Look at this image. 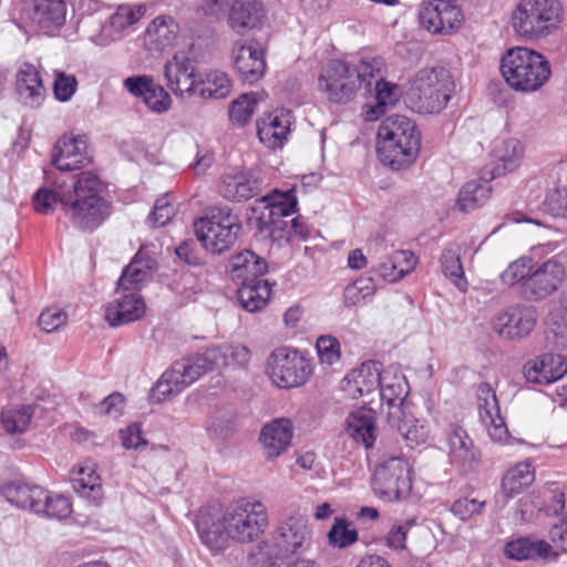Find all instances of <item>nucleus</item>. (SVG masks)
Returning a JSON list of instances; mask_svg holds the SVG:
<instances>
[{"mask_svg":"<svg viewBox=\"0 0 567 567\" xmlns=\"http://www.w3.org/2000/svg\"><path fill=\"white\" fill-rule=\"evenodd\" d=\"M268 527V512L262 502L241 497L228 504L220 514L200 512L196 528L200 542L212 553L224 550L229 540L240 544L258 539Z\"/></svg>","mask_w":567,"mask_h":567,"instance_id":"nucleus-1","label":"nucleus"},{"mask_svg":"<svg viewBox=\"0 0 567 567\" xmlns=\"http://www.w3.org/2000/svg\"><path fill=\"white\" fill-rule=\"evenodd\" d=\"M380 58L365 56L357 63L342 60L329 61L320 71L318 90L324 97L334 104H346L364 87L370 91L372 79L380 75L383 69Z\"/></svg>","mask_w":567,"mask_h":567,"instance_id":"nucleus-2","label":"nucleus"},{"mask_svg":"<svg viewBox=\"0 0 567 567\" xmlns=\"http://www.w3.org/2000/svg\"><path fill=\"white\" fill-rule=\"evenodd\" d=\"M155 268L156 261L140 250L123 269L117 281L116 297L105 310V319L112 327L136 321L144 315L145 302L140 290Z\"/></svg>","mask_w":567,"mask_h":567,"instance_id":"nucleus-3","label":"nucleus"},{"mask_svg":"<svg viewBox=\"0 0 567 567\" xmlns=\"http://www.w3.org/2000/svg\"><path fill=\"white\" fill-rule=\"evenodd\" d=\"M102 183L92 172L81 173L68 193L60 195V204L72 224L93 231L111 215V204L102 196Z\"/></svg>","mask_w":567,"mask_h":567,"instance_id":"nucleus-4","label":"nucleus"},{"mask_svg":"<svg viewBox=\"0 0 567 567\" xmlns=\"http://www.w3.org/2000/svg\"><path fill=\"white\" fill-rule=\"evenodd\" d=\"M566 275L563 262L553 257L535 265L532 257L522 256L502 272L504 285L517 287L528 299H544L558 289Z\"/></svg>","mask_w":567,"mask_h":567,"instance_id":"nucleus-5","label":"nucleus"},{"mask_svg":"<svg viewBox=\"0 0 567 567\" xmlns=\"http://www.w3.org/2000/svg\"><path fill=\"white\" fill-rule=\"evenodd\" d=\"M421 134L414 121L394 114L382 121L378 130L379 159L392 169L410 166L417 157Z\"/></svg>","mask_w":567,"mask_h":567,"instance_id":"nucleus-6","label":"nucleus"},{"mask_svg":"<svg viewBox=\"0 0 567 567\" xmlns=\"http://www.w3.org/2000/svg\"><path fill=\"white\" fill-rule=\"evenodd\" d=\"M499 71L513 91L527 94L539 91L551 75L549 61L542 53L525 47L506 50Z\"/></svg>","mask_w":567,"mask_h":567,"instance_id":"nucleus-7","label":"nucleus"},{"mask_svg":"<svg viewBox=\"0 0 567 567\" xmlns=\"http://www.w3.org/2000/svg\"><path fill=\"white\" fill-rule=\"evenodd\" d=\"M455 91L452 73L443 66L423 68L410 82L406 95L409 107L420 114H439Z\"/></svg>","mask_w":567,"mask_h":567,"instance_id":"nucleus-8","label":"nucleus"},{"mask_svg":"<svg viewBox=\"0 0 567 567\" xmlns=\"http://www.w3.org/2000/svg\"><path fill=\"white\" fill-rule=\"evenodd\" d=\"M563 8L558 0H522L512 16L514 30L529 40L543 39L561 22Z\"/></svg>","mask_w":567,"mask_h":567,"instance_id":"nucleus-9","label":"nucleus"},{"mask_svg":"<svg viewBox=\"0 0 567 567\" xmlns=\"http://www.w3.org/2000/svg\"><path fill=\"white\" fill-rule=\"evenodd\" d=\"M198 241L210 254L227 251L237 240L241 225L229 207H218L194 224Z\"/></svg>","mask_w":567,"mask_h":567,"instance_id":"nucleus-10","label":"nucleus"},{"mask_svg":"<svg viewBox=\"0 0 567 567\" xmlns=\"http://www.w3.org/2000/svg\"><path fill=\"white\" fill-rule=\"evenodd\" d=\"M265 371L274 385L292 389L303 385L311 375V364L303 353L291 347L274 349L265 365Z\"/></svg>","mask_w":567,"mask_h":567,"instance_id":"nucleus-11","label":"nucleus"},{"mask_svg":"<svg viewBox=\"0 0 567 567\" xmlns=\"http://www.w3.org/2000/svg\"><path fill=\"white\" fill-rule=\"evenodd\" d=\"M372 488L375 496L384 502L406 498L412 489L411 465L403 456H391L374 470Z\"/></svg>","mask_w":567,"mask_h":567,"instance_id":"nucleus-12","label":"nucleus"},{"mask_svg":"<svg viewBox=\"0 0 567 567\" xmlns=\"http://www.w3.org/2000/svg\"><path fill=\"white\" fill-rule=\"evenodd\" d=\"M145 13L143 6L122 4L110 16L101 13L90 20L89 39L96 45L106 47L125 37Z\"/></svg>","mask_w":567,"mask_h":567,"instance_id":"nucleus-13","label":"nucleus"},{"mask_svg":"<svg viewBox=\"0 0 567 567\" xmlns=\"http://www.w3.org/2000/svg\"><path fill=\"white\" fill-rule=\"evenodd\" d=\"M272 543L280 556L306 554L313 545L312 524L306 515H289L275 528Z\"/></svg>","mask_w":567,"mask_h":567,"instance_id":"nucleus-14","label":"nucleus"},{"mask_svg":"<svg viewBox=\"0 0 567 567\" xmlns=\"http://www.w3.org/2000/svg\"><path fill=\"white\" fill-rule=\"evenodd\" d=\"M420 24L432 34H449L464 20L462 9L453 0H422L417 10Z\"/></svg>","mask_w":567,"mask_h":567,"instance_id":"nucleus-15","label":"nucleus"},{"mask_svg":"<svg viewBox=\"0 0 567 567\" xmlns=\"http://www.w3.org/2000/svg\"><path fill=\"white\" fill-rule=\"evenodd\" d=\"M163 74L167 89L175 96L185 99L196 94L199 74L188 53L176 52L165 62Z\"/></svg>","mask_w":567,"mask_h":567,"instance_id":"nucleus-16","label":"nucleus"},{"mask_svg":"<svg viewBox=\"0 0 567 567\" xmlns=\"http://www.w3.org/2000/svg\"><path fill=\"white\" fill-rule=\"evenodd\" d=\"M92 161L87 136L69 132L63 134L52 150V164L61 172L81 169Z\"/></svg>","mask_w":567,"mask_h":567,"instance_id":"nucleus-17","label":"nucleus"},{"mask_svg":"<svg viewBox=\"0 0 567 567\" xmlns=\"http://www.w3.org/2000/svg\"><path fill=\"white\" fill-rule=\"evenodd\" d=\"M537 317L534 307L511 306L495 313L492 327L502 338L517 340L527 337L533 331Z\"/></svg>","mask_w":567,"mask_h":567,"instance_id":"nucleus-18","label":"nucleus"},{"mask_svg":"<svg viewBox=\"0 0 567 567\" xmlns=\"http://www.w3.org/2000/svg\"><path fill=\"white\" fill-rule=\"evenodd\" d=\"M478 414L491 440L501 445H507L512 436L501 414L495 391L488 383H482L477 389Z\"/></svg>","mask_w":567,"mask_h":567,"instance_id":"nucleus-19","label":"nucleus"},{"mask_svg":"<svg viewBox=\"0 0 567 567\" xmlns=\"http://www.w3.org/2000/svg\"><path fill=\"white\" fill-rule=\"evenodd\" d=\"M28 19L48 35H55L66 21L65 0H24Z\"/></svg>","mask_w":567,"mask_h":567,"instance_id":"nucleus-20","label":"nucleus"},{"mask_svg":"<svg viewBox=\"0 0 567 567\" xmlns=\"http://www.w3.org/2000/svg\"><path fill=\"white\" fill-rule=\"evenodd\" d=\"M233 53L235 70L244 82L254 84L264 76L265 53L257 41L236 42Z\"/></svg>","mask_w":567,"mask_h":567,"instance_id":"nucleus-21","label":"nucleus"},{"mask_svg":"<svg viewBox=\"0 0 567 567\" xmlns=\"http://www.w3.org/2000/svg\"><path fill=\"white\" fill-rule=\"evenodd\" d=\"M525 155V145L515 137H498L491 151L492 169L485 172L489 179L504 176L519 167Z\"/></svg>","mask_w":567,"mask_h":567,"instance_id":"nucleus-22","label":"nucleus"},{"mask_svg":"<svg viewBox=\"0 0 567 567\" xmlns=\"http://www.w3.org/2000/svg\"><path fill=\"white\" fill-rule=\"evenodd\" d=\"M292 113L286 109H276L264 114L257 122V135L260 143L271 150L281 148L291 132Z\"/></svg>","mask_w":567,"mask_h":567,"instance_id":"nucleus-23","label":"nucleus"},{"mask_svg":"<svg viewBox=\"0 0 567 567\" xmlns=\"http://www.w3.org/2000/svg\"><path fill=\"white\" fill-rule=\"evenodd\" d=\"M124 87L132 95L142 97L153 113L164 114L172 107L173 100L169 93L150 75L128 76L124 80Z\"/></svg>","mask_w":567,"mask_h":567,"instance_id":"nucleus-24","label":"nucleus"},{"mask_svg":"<svg viewBox=\"0 0 567 567\" xmlns=\"http://www.w3.org/2000/svg\"><path fill=\"white\" fill-rule=\"evenodd\" d=\"M381 378V365L369 361L352 369L341 381L340 389L346 398L357 400L370 395L378 390Z\"/></svg>","mask_w":567,"mask_h":567,"instance_id":"nucleus-25","label":"nucleus"},{"mask_svg":"<svg viewBox=\"0 0 567 567\" xmlns=\"http://www.w3.org/2000/svg\"><path fill=\"white\" fill-rule=\"evenodd\" d=\"M293 424L287 417L274 419L262 425L259 443L266 458L274 460L284 454L291 445Z\"/></svg>","mask_w":567,"mask_h":567,"instance_id":"nucleus-26","label":"nucleus"},{"mask_svg":"<svg viewBox=\"0 0 567 567\" xmlns=\"http://www.w3.org/2000/svg\"><path fill=\"white\" fill-rule=\"evenodd\" d=\"M344 433L357 444L371 449L378 437L375 411L361 406L349 412L344 420Z\"/></svg>","mask_w":567,"mask_h":567,"instance_id":"nucleus-27","label":"nucleus"},{"mask_svg":"<svg viewBox=\"0 0 567 567\" xmlns=\"http://www.w3.org/2000/svg\"><path fill=\"white\" fill-rule=\"evenodd\" d=\"M16 92L25 106L37 109L43 104L47 89L37 66L28 62L20 65L16 74Z\"/></svg>","mask_w":567,"mask_h":567,"instance_id":"nucleus-28","label":"nucleus"},{"mask_svg":"<svg viewBox=\"0 0 567 567\" xmlns=\"http://www.w3.org/2000/svg\"><path fill=\"white\" fill-rule=\"evenodd\" d=\"M567 373V359L556 353H544L524 365V375L530 383L548 384Z\"/></svg>","mask_w":567,"mask_h":567,"instance_id":"nucleus-29","label":"nucleus"},{"mask_svg":"<svg viewBox=\"0 0 567 567\" xmlns=\"http://www.w3.org/2000/svg\"><path fill=\"white\" fill-rule=\"evenodd\" d=\"M390 426L398 430L409 447L426 444L430 440V423L424 419H415L405 413L403 409L388 412Z\"/></svg>","mask_w":567,"mask_h":567,"instance_id":"nucleus-30","label":"nucleus"},{"mask_svg":"<svg viewBox=\"0 0 567 567\" xmlns=\"http://www.w3.org/2000/svg\"><path fill=\"white\" fill-rule=\"evenodd\" d=\"M266 10L260 0H235L228 13V25L237 33L243 34L248 30L258 28Z\"/></svg>","mask_w":567,"mask_h":567,"instance_id":"nucleus-31","label":"nucleus"},{"mask_svg":"<svg viewBox=\"0 0 567 567\" xmlns=\"http://www.w3.org/2000/svg\"><path fill=\"white\" fill-rule=\"evenodd\" d=\"M261 190V182L249 172L237 171L225 174L220 184L221 195L231 202L252 198Z\"/></svg>","mask_w":567,"mask_h":567,"instance_id":"nucleus-32","label":"nucleus"},{"mask_svg":"<svg viewBox=\"0 0 567 567\" xmlns=\"http://www.w3.org/2000/svg\"><path fill=\"white\" fill-rule=\"evenodd\" d=\"M378 395L382 403L388 404L390 411L403 409V401L409 392L405 377L396 368L381 369Z\"/></svg>","mask_w":567,"mask_h":567,"instance_id":"nucleus-33","label":"nucleus"},{"mask_svg":"<svg viewBox=\"0 0 567 567\" xmlns=\"http://www.w3.org/2000/svg\"><path fill=\"white\" fill-rule=\"evenodd\" d=\"M450 462L464 470L473 468L478 463V452L472 439L462 427H453L446 439Z\"/></svg>","mask_w":567,"mask_h":567,"instance_id":"nucleus-34","label":"nucleus"},{"mask_svg":"<svg viewBox=\"0 0 567 567\" xmlns=\"http://www.w3.org/2000/svg\"><path fill=\"white\" fill-rule=\"evenodd\" d=\"M73 489L80 497L97 505L103 497V487L96 466L92 461H85L74 468L72 474Z\"/></svg>","mask_w":567,"mask_h":567,"instance_id":"nucleus-35","label":"nucleus"},{"mask_svg":"<svg viewBox=\"0 0 567 567\" xmlns=\"http://www.w3.org/2000/svg\"><path fill=\"white\" fill-rule=\"evenodd\" d=\"M172 369L182 385L187 388L202 375L216 369L210 348L199 351L188 358L175 362Z\"/></svg>","mask_w":567,"mask_h":567,"instance_id":"nucleus-36","label":"nucleus"},{"mask_svg":"<svg viewBox=\"0 0 567 567\" xmlns=\"http://www.w3.org/2000/svg\"><path fill=\"white\" fill-rule=\"evenodd\" d=\"M266 260L251 250L238 252L230 259L229 274L234 281L240 285L249 281H261L260 278L267 272Z\"/></svg>","mask_w":567,"mask_h":567,"instance_id":"nucleus-37","label":"nucleus"},{"mask_svg":"<svg viewBox=\"0 0 567 567\" xmlns=\"http://www.w3.org/2000/svg\"><path fill=\"white\" fill-rule=\"evenodd\" d=\"M2 495L12 505L35 513L43 508L40 501L45 496V488L30 485L23 481L8 482L2 486Z\"/></svg>","mask_w":567,"mask_h":567,"instance_id":"nucleus-38","label":"nucleus"},{"mask_svg":"<svg viewBox=\"0 0 567 567\" xmlns=\"http://www.w3.org/2000/svg\"><path fill=\"white\" fill-rule=\"evenodd\" d=\"M535 477V467L530 460L511 466L504 473L501 483V492L505 502L527 489L534 483Z\"/></svg>","mask_w":567,"mask_h":567,"instance_id":"nucleus-39","label":"nucleus"},{"mask_svg":"<svg viewBox=\"0 0 567 567\" xmlns=\"http://www.w3.org/2000/svg\"><path fill=\"white\" fill-rule=\"evenodd\" d=\"M506 557L522 561L527 559L549 558L555 554L553 546L538 537H519L507 542L504 547Z\"/></svg>","mask_w":567,"mask_h":567,"instance_id":"nucleus-40","label":"nucleus"},{"mask_svg":"<svg viewBox=\"0 0 567 567\" xmlns=\"http://www.w3.org/2000/svg\"><path fill=\"white\" fill-rule=\"evenodd\" d=\"M179 25L171 16L154 18L145 30V42L151 50L163 51L172 47L178 35Z\"/></svg>","mask_w":567,"mask_h":567,"instance_id":"nucleus-41","label":"nucleus"},{"mask_svg":"<svg viewBox=\"0 0 567 567\" xmlns=\"http://www.w3.org/2000/svg\"><path fill=\"white\" fill-rule=\"evenodd\" d=\"M416 257L409 250L392 251L386 258L380 261L374 271L388 282H396L409 275L416 266Z\"/></svg>","mask_w":567,"mask_h":567,"instance_id":"nucleus-42","label":"nucleus"},{"mask_svg":"<svg viewBox=\"0 0 567 567\" xmlns=\"http://www.w3.org/2000/svg\"><path fill=\"white\" fill-rule=\"evenodd\" d=\"M233 90V82L229 75L221 70L210 69L199 74L197 96L205 100H221L229 96Z\"/></svg>","mask_w":567,"mask_h":567,"instance_id":"nucleus-43","label":"nucleus"},{"mask_svg":"<svg viewBox=\"0 0 567 567\" xmlns=\"http://www.w3.org/2000/svg\"><path fill=\"white\" fill-rule=\"evenodd\" d=\"M489 181V176L484 174L481 179L465 183L458 192L456 207L464 213L482 207L491 197Z\"/></svg>","mask_w":567,"mask_h":567,"instance_id":"nucleus-44","label":"nucleus"},{"mask_svg":"<svg viewBox=\"0 0 567 567\" xmlns=\"http://www.w3.org/2000/svg\"><path fill=\"white\" fill-rule=\"evenodd\" d=\"M270 296L271 287L268 280L245 282L237 290L239 303L249 312H256L265 308Z\"/></svg>","mask_w":567,"mask_h":567,"instance_id":"nucleus-45","label":"nucleus"},{"mask_svg":"<svg viewBox=\"0 0 567 567\" xmlns=\"http://www.w3.org/2000/svg\"><path fill=\"white\" fill-rule=\"evenodd\" d=\"M210 350L216 369L246 367L250 360V351L243 344L224 343L210 347Z\"/></svg>","mask_w":567,"mask_h":567,"instance_id":"nucleus-46","label":"nucleus"},{"mask_svg":"<svg viewBox=\"0 0 567 567\" xmlns=\"http://www.w3.org/2000/svg\"><path fill=\"white\" fill-rule=\"evenodd\" d=\"M460 250L457 244H452L446 247L441 256V266L445 277H447L458 290L465 291L467 281L464 276Z\"/></svg>","mask_w":567,"mask_h":567,"instance_id":"nucleus-47","label":"nucleus"},{"mask_svg":"<svg viewBox=\"0 0 567 567\" xmlns=\"http://www.w3.org/2000/svg\"><path fill=\"white\" fill-rule=\"evenodd\" d=\"M261 203L269 210L270 217L290 216L297 210V196L293 189L280 192L274 189L268 195L261 197Z\"/></svg>","mask_w":567,"mask_h":567,"instance_id":"nucleus-48","label":"nucleus"},{"mask_svg":"<svg viewBox=\"0 0 567 567\" xmlns=\"http://www.w3.org/2000/svg\"><path fill=\"white\" fill-rule=\"evenodd\" d=\"M30 405L10 406L1 412V424L8 433H20L27 430L32 417Z\"/></svg>","mask_w":567,"mask_h":567,"instance_id":"nucleus-49","label":"nucleus"},{"mask_svg":"<svg viewBox=\"0 0 567 567\" xmlns=\"http://www.w3.org/2000/svg\"><path fill=\"white\" fill-rule=\"evenodd\" d=\"M359 538L358 532L344 517H336L328 532V543L334 548H347Z\"/></svg>","mask_w":567,"mask_h":567,"instance_id":"nucleus-50","label":"nucleus"},{"mask_svg":"<svg viewBox=\"0 0 567 567\" xmlns=\"http://www.w3.org/2000/svg\"><path fill=\"white\" fill-rule=\"evenodd\" d=\"M184 389L185 386L182 385L171 368L162 374L161 379L152 388L150 399L153 403H161L177 395Z\"/></svg>","mask_w":567,"mask_h":567,"instance_id":"nucleus-51","label":"nucleus"},{"mask_svg":"<svg viewBox=\"0 0 567 567\" xmlns=\"http://www.w3.org/2000/svg\"><path fill=\"white\" fill-rule=\"evenodd\" d=\"M258 101V94L255 92L241 94L229 105V120L236 125L246 124L252 116Z\"/></svg>","mask_w":567,"mask_h":567,"instance_id":"nucleus-52","label":"nucleus"},{"mask_svg":"<svg viewBox=\"0 0 567 567\" xmlns=\"http://www.w3.org/2000/svg\"><path fill=\"white\" fill-rule=\"evenodd\" d=\"M377 286L371 277H361L344 288L343 300L348 307L357 306L361 301L372 297Z\"/></svg>","mask_w":567,"mask_h":567,"instance_id":"nucleus-53","label":"nucleus"},{"mask_svg":"<svg viewBox=\"0 0 567 567\" xmlns=\"http://www.w3.org/2000/svg\"><path fill=\"white\" fill-rule=\"evenodd\" d=\"M43 508H40L35 514H41L50 518L63 519L71 514V502L66 496L52 495L45 489V496L40 501Z\"/></svg>","mask_w":567,"mask_h":567,"instance_id":"nucleus-54","label":"nucleus"},{"mask_svg":"<svg viewBox=\"0 0 567 567\" xmlns=\"http://www.w3.org/2000/svg\"><path fill=\"white\" fill-rule=\"evenodd\" d=\"M62 193H68V189L62 185H56L53 189L50 187L39 188L32 197L34 210L43 215L51 214L58 203H60V195Z\"/></svg>","mask_w":567,"mask_h":567,"instance_id":"nucleus-55","label":"nucleus"},{"mask_svg":"<svg viewBox=\"0 0 567 567\" xmlns=\"http://www.w3.org/2000/svg\"><path fill=\"white\" fill-rule=\"evenodd\" d=\"M543 206L544 210L553 217L567 219V184H559L548 189Z\"/></svg>","mask_w":567,"mask_h":567,"instance_id":"nucleus-56","label":"nucleus"},{"mask_svg":"<svg viewBox=\"0 0 567 567\" xmlns=\"http://www.w3.org/2000/svg\"><path fill=\"white\" fill-rule=\"evenodd\" d=\"M282 227L276 225L271 231V236L275 240L285 239L287 243L299 238L306 240L310 235L308 225L300 217L293 218L290 223L284 221Z\"/></svg>","mask_w":567,"mask_h":567,"instance_id":"nucleus-57","label":"nucleus"},{"mask_svg":"<svg viewBox=\"0 0 567 567\" xmlns=\"http://www.w3.org/2000/svg\"><path fill=\"white\" fill-rule=\"evenodd\" d=\"M78 91L75 75L63 71H54L53 95L59 102H69Z\"/></svg>","mask_w":567,"mask_h":567,"instance_id":"nucleus-58","label":"nucleus"},{"mask_svg":"<svg viewBox=\"0 0 567 567\" xmlns=\"http://www.w3.org/2000/svg\"><path fill=\"white\" fill-rule=\"evenodd\" d=\"M375 82V101L383 105L386 110L388 107L394 106L401 99L402 91L399 85L384 81L382 79V70L380 71V75L375 79H372V82Z\"/></svg>","mask_w":567,"mask_h":567,"instance_id":"nucleus-59","label":"nucleus"},{"mask_svg":"<svg viewBox=\"0 0 567 567\" xmlns=\"http://www.w3.org/2000/svg\"><path fill=\"white\" fill-rule=\"evenodd\" d=\"M316 348L321 363L332 365L341 358L340 342L336 337H319L317 339Z\"/></svg>","mask_w":567,"mask_h":567,"instance_id":"nucleus-60","label":"nucleus"},{"mask_svg":"<svg viewBox=\"0 0 567 567\" xmlns=\"http://www.w3.org/2000/svg\"><path fill=\"white\" fill-rule=\"evenodd\" d=\"M174 215L175 206L171 200L168 194H166L156 199L154 208L148 216V221L154 227H162L166 225Z\"/></svg>","mask_w":567,"mask_h":567,"instance_id":"nucleus-61","label":"nucleus"},{"mask_svg":"<svg viewBox=\"0 0 567 567\" xmlns=\"http://www.w3.org/2000/svg\"><path fill=\"white\" fill-rule=\"evenodd\" d=\"M68 316L60 308H48L39 317V326L45 332H53L66 322Z\"/></svg>","mask_w":567,"mask_h":567,"instance_id":"nucleus-62","label":"nucleus"},{"mask_svg":"<svg viewBox=\"0 0 567 567\" xmlns=\"http://www.w3.org/2000/svg\"><path fill=\"white\" fill-rule=\"evenodd\" d=\"M122 445L127 450H138L146 446L147 441L144 439L142 427L138 423H133L120 431Z\"/></svg>","mask_w":567,"mask_h":567,"instance_id":"nucleus-63","label":"nucleus"},{"mask_svg":"<svg viewBox=\"0 0 567 567\" xmlns=\"http://www.w3.org/2000/svg\"><path fill=\"white\" fill-rule=\"evenodd\" d=\"M484 502H478L474 498H460L452 505L451 512L461 520L468 519L472 515L481 513L484 507Z\"/></svg>","mask_w":567,"mask_h":567,"instance_id":"nucleus-64","label":"nucleus"}]
</instances>
